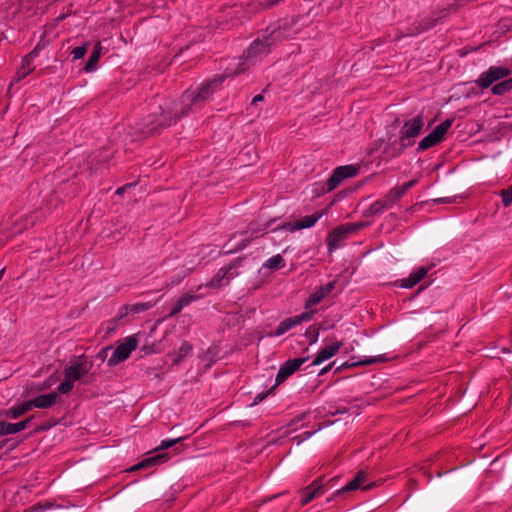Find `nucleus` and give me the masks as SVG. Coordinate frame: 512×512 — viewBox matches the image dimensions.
<instances>
[{"label": "nucleus", "mask_w": 512, "mask_h": 512, "mask_svg": "<svg viewBox=\"0 0 512 512\" xmlns=\"http://www.w3.org/2000/svg\"><path fill=\"white\" fill-rule=\"evenodd\" d=\"M267 45L260 39H256L248 48L243 59L231 63L227 67L225 75L204 83L194 90L185 91L178 101H165L164 104L159 106V113L155 112L153 116L149 117L146 132H152L158 127H169L190 112L201 108L205 101L212 96L215 87L223 81L224 77L237 76L266 57L270 52Z\"/></svg>", "instance_id": "f257e3e1"}, {"label": "nucleus", "mask_w": 512, "mask_h": 512, "mask_svg": "<svg viewBox=\"0 0 512 512\" xmlns=\"http://www.w3.org/2000/svg\"><path fill=\"white\" fill-rule=\"evenodd\" d=\"M424 127V118L422 115H417L411 119L404 121L400 129V136L398 139H393L392 136L388 137V144L384 148V153L389 158L399 157L406 148L415 144L416 139L420 136Z\"/></svg>", "instance_id": "f03ea898"}, {"label": "nucleus", "mask_w": 512, "mask_h": 512, "mask_svg": "<svg viewBox=\"0 0 512 512\" xmlns=\"http://www.w3.org/2000/svg\"><path fill=\"white\" fill-rule=\"evenodd\" d=\"M92 367V361H90L85 355H80L71 359L64 370L65 379L57 387L58 392L61 394L69 393L74 387V382L79 381L88 375Z\"/></svg>", "instance_id": "7ed1b4c3"}, {"label": "nucleus", "mask_w": 512, "mask_h": 512, "mask_svg": "<svg viewBox=\"0 0 512 512\" xmlns=\"http://www.w3.org/2000/svg\"><path fill=\"white\" fill-rule=\"evenodd\" d=\"M417 182V179H412L401 186L391 188L383 199H379L370 205V215L380 214L384 210L390 209L410 188L415 186Z\"/></svg>", "instance_id": "20e7f679"}, {"label": "nucleus", "mask_w": 512, "mask_h": 512, "mask_svg": "<svg viewBox=\"0 0 512 512\" xmlns=\"http://www.w3.org/2000/svg\"><path fill=\"white\" fill-rule=\"evenodd\" d=\"M240 264L241 260L236 259L228 266L219 269L213 278L205 284V287L215 289L224 285H228L232 279L239 275L237 268L240 267Z\"/></svg>", "instance_id": "39448f33"}, {"label": "nucleus", "mask_w": 512, "mask_h": 512, "mask_svg": "<svg viewBox=\"0 0 512 512\" xmlns=\"http://www.w3.org/2000/svg\"><path fill=\"white\" fill-rule=\"evenodd\" d=\"M138 346V340L135 336H129L124 339L113 351L107 361L108 366L113 367L129 358L132 351Z\"/></svg>", "instance_id": "423d86ee"}, {"label": "nucleus", "mask_w": 512, "mask_h": 512, "mask_svg": "<svg viewBox=\"0 0 512 512\" xmlns=\"http://www.w3.org/2000/svg\"><path fill=\"white\" fill-rule=\"evenodd\" d=\"M453 120L447 119L441 124L437 125L432 132H430L427 136H425L418 143V151H425L431 147L436 146L440 143L448 129L452 126Z\"/></svg>", "instance_id": "0eeeda50"}, {"label": "nucleus", "mask_w": 512, "mask_h": 512, "mask_svg": "<svg viewBox=\"0 0 512 512\" xmlns=\"http://www.w3.org/2000/svg\"><path fill=\"white\" fill-rule=\"evenodd\" d=\"M511 71L506 67L491 66L487 71L483 72L476 83L482 89L490 87L494 82L506 78Z\"/></svg>", "instance_id": "6e6552de"}, {"label": "nucleus", "mask_w": 512, "mask_h": 512, "mask_svg": "<svg viewBox=\"0 0 512 512\" xmlns=\"http://www.w3.org/2000/svg\"><path fill=\"white\" fill-rule=\"evenodd\" d=\"M359 172L355 165H345L337 167L327 180V191H332L346 178H352Z\"/></svg>", "instance_id": "1a4fd4ad"}, {"label": "nucleus", "mask_w": 512, "mask_h": 512, "mask_svg": "<svg viewBox=\"0 0 512 512\" xmlns=\"http://www.w3.org/2000/svg\"><path fill=\"white\" fill-rule=\"evenodd\" d=\"M367 473L363 470H360L355 477L341 489L337 490L332 497L341 495L343 493L351 492L357 489H361L363 491H368L374 487V482L367 483Z\"/></svg>", "instance_id": "9d476101"}, {"label": "nucleus", "mask_w": 512, "mask_h": 512, "mask_svg": "<svg viewBox=\"0 0 512 512\" xmlns=\"http://www.w3.org/2000/svg\"><path fill=\"white\" fill-rule=\"evenodd\" d=\"M289 36V29L286 26H270L267 29V35L260 40L263 41L264 44H268L267 48L271 50L273 46H276L282 41L288 39Z\"/></svg>", "instance_id": "9b49d317"}, {"label": "nucleus", "mask_w": 512, "mask_h": 512, "mask_svg": "<svg viewBox=\"0 0 512 512\" xmlns=\"http://www.w3.org/2000/svg\"><path fill=\"white\" fill-rule=\"evenodd\" d=\"M324 214L325 211L315 212L312 215L304 216L301 219L296 220L294 222L285 223L280 228L289 232H295L297 230L311 228Z\"/></svg>", "instance_id": "f8f14e48"}, {"label": "nucleus", "mask_w": 512, "mask_h": 512, "mask_svg": "<svg viewBox=\"0 0 512 512\" xmlns=\"http://www.w3.org/2000/svg\"><path fill=\"white\" fill-rule=\"evenodd\" d=\"M308 357H298L289 359L283 363L276 376V384L283 383L290 375L296 372L306 361Z\"/></svg>", "instance_id": "ddd939ff"}, {"label": "nucleus", "mask_w": 512, "mask_h": 512, "mask_svg": "<svg viewBox=\"0 0 512 512\" xmlns=\"http://www.w3.org/2000/svg\"><path fill=\"white\" fill-rule=\"evenodd\" d=\"M324 487V478L319 477L315 479L310 485L306 486L300 491L301 499L300 503L302 506L307 505L316 497L322 495Z\"/></svg>", "instance_id": "4468645a"}, {"label": "nucleus", "mask_w": 512, "mask_h": 512, "mask_svg": "<svg viewBox=\"0 0 512 512\" xmlns=\"http://www.w3.org/2000/svg\"><path fill=\"white\" fill-rule=\"evenodd\" d=\"M37 55V51L33 50L22 59L21 65L14 76L13 83L21 81L34 71L33 61Z\"/></svg>", "instance_id": "2eb2a0df"}, {"label": "nucleus", "mask_w": 512, "mask_h": 512, "mask_svg": "<svg viewBox=\"0 0 512 512\" xmlns=\"http://www.w3.org/2000/svg\"><path fill=\"white\" fill-rule=\"evenodd\" d=\"M311 316H312V312H305V313H302L300 315H297V316H294V317L287 318V319L283 320L277 326V328H276V330L274 332V335L275 336L283 335L284 333L289 331L292 327L300 324L303 321L310 320Z\"/></svg>", "instance_id": "dca6fc26"}, {"label": "nucleus", "mask_w": 512, "mask_h": 512, "mask_svg": "<svg viewBox=\"0 0 512 512\" xmlns=\"http://www.w3.org/2000/svg\"><path fill=\"white\" fill-rule=\"evenodd\" d=\"M59 400V396L57 392H51L48 394H41L37 397L29 400L31 408H40L46 409L55 405Z\"/></svg>", "instance_id": "f3484780"}, {"label": "nucleus", "mask_w": 512, "mask_h": 512, "mask_svg": "<svg viewBox=\"0 0 512 512\" xmlns=\"http://www.w3.org/2000/svg\"><path fill=\"white\" fill-rule=\"evenodd\" d=\"M33 419V416L20 421L18 423H9L5 421H0V436L10 435L18 433L24 429H26L30 423V421Z\"/></svg>", "instance_id": "a211bd4d"}, {"label": "nucleus", "mask_w": 512, "mask_h": 512, "mask_svg": "<svg viewBox=\"0 0 512 512\" xmlns=\"http://www.w3.org/2000/svg\"><path fill=\"white\" fill-rule=\"evenodd\" d=\"M342 347V342L338 341L333 344L325 346L320 352L317 354L315 359L312 362V365H319L322 362L332 358L334 355L338 353L340 348Z\"/></svg>", "instance_id": "6ab92c4d"}, {"label": "nucleus", "mask_w": 512, "mask_h": 512, "mask_svg": "<svg viewBox=\"0 0 512 512\" xmlns=\"http://www.w3.org/2000/svg\"><path fill=\"white\" fill-rule=\"evenodd\" d=\"M154 306V303L146 302V303H135L130 305H125L119 310V318H123L129 315H136L142 312H145L151 309Z\"/></svg>", "instance_id": "aec40b11"}, {"label": "nucleus", "mask_w": 512, "mask_h": 512, "mask_svg": "<svg viewBox=\"0 0 512 512\" xmlns=\"http://www.w3.org/2000/svg\"><path fill=\"white\" fill-rule=\"evenodd\" d=\"M429 268L424 266L418 267L407 278L401 279L400 286L403 288H412L418 284L428 273Z\"/></svg>", "instance_id": "412c9836"}, {"label": "nucleus", "mask_w": 512, "mask_h": 512, "mask_svg": "<svg viewBox=\"0 0 512 512\" xmlns=\"http://www.w3.org/2000/svg\"><path fill=\"white\" fill-rule=\"evenodd\" d=\"M168 458H169V454L168 453L160 452V453H157L154 456L146 458L145 460L141 461L140 463L134 465L131 468V470H139V469H142V468H145V467L157 465V464H160V463H163V462L167 461Z\"/></svg>", "instance_id": "4be33fe9"}, {"label": "nucleus", "mask_w": 512, "mask_h": 512, "mask_svg": "<svg viewBox=\"0 0 512 512\" xmlns=\"http://www.w3.org/2000/svg\"><path fill=\"white\" fill-rule=\"evenodd\" d=\"M31 409L32 408H31L30 402H29V400H27V401L20 403L19 405H16V406H13V407L7 409L4 412V415L6 417H10L12 419H17Z\"/></svg>", "instance_id": "5701e85b"}, {"label": "nucleus", "mask_w": 512, "mask_h": 512, "mask_svg": "<svg viewBox=\"0 0 512 512\" xmlns=\"http://www.w3.org/2000/svg\"><path fill=\"white\" fill-rule=\"evenodd\" d=\"M101 49H102V47H101L100 43L98 42L95 45L91 55L89 56L88 61L85 64V67H84L85 72L89 73L96 69L98 61L100 59Z\"/></svg>", "instance_id": "b1692460"}, {"label": "nucleus", "mask_w": 512, "mask_h": 512, "mask_svg": "<svg viewBox=\"0 0 512 512\" xmlns=\"http://www.w3.org/2000/svg\"><path fill=\"white\" fill-rule=\"evenodd\" d=\"M191 350L192 346L189 343H182L179 349L170 355L172 363L175 365L179 364L191 352Z\"/></svg>", "instance_id": "393cba45"}, {"label": "nucleus", "mask_w": 512, "mask_h": 512, "mask_svg": "<svg viewBox=\"0 0 512 512\" xmlns=\"http://www.w3.org/2000/svg\"><path fill=\"white\" fill-rule=\"evenodd\" d=\"M327 295L322 290L321 286L317 287L315 291L309 296L305 303V307L309 308L320 303Z\"/></svg>", "instance_id": "a878e982"}, {"label": "nucleus", "mask_w": 512, "mask_h": 512, "mask_svg": "<svg viewBox=\"0 0 512 512\" xmlns=\"http://www.w3.org/2000/svg\"><path fill=\"white\" fill-rule=\"evenodd\" d=\"M512 91V77L496 84L492 88L494 95H503L507 92Z\"/></svg>", "instance_id": "bb28decb"}, {"label": "nucleus", "mask_w": 512, "mask_h": 512, "mask_svg": "<svg viewBox=\"0 0 512 512\" xmlns=\"http://www.w3.org/2000/svg\"><path fill=\"white\" fill-rule=\"evenodd\" d=\"M285 262L283 257L280 254L274 255L263 264L264 268L277 270L279 268L284 267Z\"/></svg>", "instance_id": "cd10ccee"}, {"label": "nucleus", "mask_w": 512, "mask_h": 512, "mask_svg": "<svg viewBox=\"0 0 512 512\" xmlns=\"http://www.w3.org/2000/svg\"><path fill=\"white\" fill-rule=\"evenodd\" d=\"M200 297L201 296L196 295L193 292H187V293H184L183 295H181L177 299V302L181 305L182 308H184V307L188 306L189 304H191L192 302L198 300Z\"/></svg>", "instance_id": "c85d7f7f"}, {"label": "nucleus", "mask_w": 512, "mask_h": 512, "mask_svg": "<svg viewBox=\"0 0 512 512\" xmlns=\"http://www.w3.org/2000/svg\"><path fill=\"white\" fill-rule=\"evenodd\" d=\"M347 235L348 234L346 229H342L341 227L336 228L330 234L329 247L331 248L335 242L344 239Z\"/></svg>", "instance_id": "c756f323"}, {"label": "nucleus", "mask_w": 512, "mask_h": 512, "mask_svg": "<svg viewBox=\"0 0 512 512\" xmlns=\"http://www.w3.org/2000/svg\"><path fill=\"white\" fill-rule=\"evenodd\" d=\"M183 439H184L183 437H179V438H175V439L163 440V441H161V444L155 451L158 452L160 450L168 449V448L174 446L175 444L179 443Z\"/></svg>", "instance_id": "7c9ffc66"}, {"label": "nucleus", "mask_w": 512, "mask_h": 512, "mask_svg": "<svg viewBox=\"0 0 512 512\" xmlns=\"http://www.w3.org/2000/svg\"><path fill=\"white\" fill-rule=\"evenodd\" d=\"M87 47H88V44H84L82 46H78V47H75L72 51H71V55L73 56V59L74 60H78V59H81L84 57V55L86 54L87 52Z\"/></svg>", "instance_id": "2f4dec72"}, {"label": "nucleus", "mask_w": 512, "mask_h": 512, "mask_svg": "<svg viewBox=\"0 0 512 512\" xmlns=\"http://www.w3.org/2000/svg\"><path fill=\"white\" fill-rule=\"evenodd\" d=\"M386 360H387V358L385 356L379 355V356H376V357H370V358H366V359L360 360L358 362V364L359 365H370V364H373V363L384 362Z\"/></svg>", "instance_id": "473e14b6"}, {"label": "nucleus", "mask_w": 512, "mask_h": 512, "mask_svg": "<svg viewBox=\"0 0 512 512\" xmlns=\"http://www.w3.org/2000/svg\"><path fill=\"white\" fill-rule=\"evenodd\" d=\"M500 195L502 197L503 204L508 207L512 204V188L502 190L500 192Z\"/></svg>", "instance_id": "72a5a7b5"}, {"label": "nucleus", "mask_w": 512, "mask_h": 512, "mask_svg": "<svg viewBox=\"0 0 512 512\" xmlns=\"http://www.w3.org/2000/svg\"><path fill=\"white\" fill-rule=\"evenodd\" d=\"M306 336L310 339V343H315L319 336V330L315 326L309 327L306 332Z\"/></svg>", "instance_id": "f704fd0d"}, {"label": "nucleus", "mask_w": 512, "mask_h": 512, "mask_svg": "<svg viewBox=\"0 0 512 512\" xmlns=\"http://www.w3.org/2000/svg\"><path fill=\"white\" fill-rule=\"evenodd\" d=\"M267 227H268V224H264L261 227L256 224H252L251 227L249 228V231L251 232L252 235L257 237L258 234H261V235L264 234Z\"/></svg>", "instance_id": "c9c22d12"}, {"label": "nucleus", "mask_w": 512, "mask_h": 512, "mask_svg": "<svg viewBox=\"0 0 512 512\" xmlns=\"http://www.w3.org/2000/svg\"><path fill=\"white\" fill-rule=\"evenodd\" d=\"M119 316L117 318H114L110 321H108L105 325H106V334L107 335H110L111 333H113L116 329H117V326H118V320H119Z\"/></svg>", "instance_id": "e433bc0d"}, {"label": "nucleus", "mask_w": 512, "mask_h": 512, "mask_svg": "<svg viewBox=\"0 0 512 512\" xmlns=\"http://www.w3.org/2000/svg\"><path fill=\"white\" fill-rule=\"evenodd\" d=\"M360 227L361 224H347L345 226H341L342 229L347 230V234L355 233Z\"/></svg>", "instance_id": "4c0bfd02"}, {"label": "nucleus", "mask_w": 512, "mask_h": 512, "mask_svg": "<svg viewBox=\"0 0 512 512\" xmlns=\"http://www.w3.org/2000/svg\"><path fill=\"white\" fill-rule=\"evenodd\" d=\"M336 281H331L325 285H322L321 288L324 291V293L328 296L332 290L335 288Z\"/></svg>", "instance_id": "58836bf2"}, {"label": "nucleus", "mask_w": 512, "mask_h": 512, "mask_svg": "<svg viewBox=\"0 0 512 512\" xmlns=\"http://www.w3.org/2000/svg\"><path fill=\"white\" fill-rule=\"evenodd\" d=\"M183 308L181 307V305L176 301L175 304H174V307L172 308L169 316L170 317H173L175 315H177Z\"/></svg>", "instance_id": "ea45409f"}, {"label": "nucleus", "mask_w": 512, "mask_h": 512, "mask_svg": "<svg viewBox=\"0 0 512 512\" xmlns=\"http://www.w3.org/2000/svg\"><path fill=\"white\" fill-rule=\"evenodd\" d=\"M266 397V394H257L253 400V403L252 405H257L258 403H260L262 400H264V398Z\"/></svg>", "instance_id": "a19ab883"}, {"label": "nucleus", "mask_w": 512, "mask_h": 512, "mask_svg": "<svg viewBox=\"0 0 512 512\" xmlns=\"http://www.w3.org/2000/svg\"><path fill=\"white\" fill-rule=\"evenodd\" d=\"M263 100V96L262 95H256L253 99H252V104H257L259 101H262Z\"/></svg>", "instance_id": "79ce46f5"}, {"label": "nucleus", "mask_w": 512, "mask_h": 512, "mask_svg": "<svg viewBox=\"0 0 512 512\" xmlns=\"http://www.w3.org/2000/svg\"><path fill=\"white\" fill-rule=\"evenodd\" d=\"M127 186H122L116 190V194L121 195L125 192Z\"/></svg>", "instance_id": "37998d69"}, {"label": "nucleus", "mask_w": 512, "mask_h": 512, "mask_svg": "<svg viewBox=\"0 0 512 512\" xmlns=\"http://www.w3.org/2000/svg\"><path fill=\"white\" fill-rule=\"evenodd\" d=\"M332 364H333V363H331V364H329L327 367L323 368V369L321 370V372H320V375L325 374L326 372H328V371L331 369Z\"/></svg>", "instance_id": "c03bdc74"}, {"label": "nucleus", "mask_w": 512, "mask_h": 512, "mask_svg": "<svg viewBox=\"0 0 512 512\" xmlns=\"http://www.w3.org/2000/svg\"><path fill=\"white\" fill-rule=\"evenodd\" d=\"M248 243H249V240H245L237 249H244Z\"/></svg>", "instance_id": "a18cd8bd"}, {"label": "nucleus", "mask_w": 512, "mask_h": 512, "mask_svg": "<svg viewBox=\"0 0 512 512\" xmlns=\"http://www.w3.org/2000/svg\"><path fill=\"white\" fill-rule=\"evenodd\" d=\"M110 348H105L101 351V354L105 353L106 351H108Z\"/></svg>", "instance_id": "49530a36"}, {"label": "nucleus", "mask_w": 512, "mask_h": 512, "mask_svg": "<svg viewBox=\"0 0 512 512\" xmlns=\"http://www.w3.org/2000/svg\"><path fill=\"white\" fill-rule=\"evenodd\" d=\"M511 188H512V186H511Z\"/></svg>", "instance_id": "de8ad7c7"}, {"label": "nucleus", "mask_w": 512, "mask_h": 512, "mask_svg": "<svg viewBox=\"0 0 512 512\" xmlns=\"http://www.w3.org/2000/svg\"><path fill=\"white\" fill-rule=\"evenodd\" d=\"M511 188H512V186H511Z\"/></svg>", "instance_id": "09e8293b"}]
</instances>
